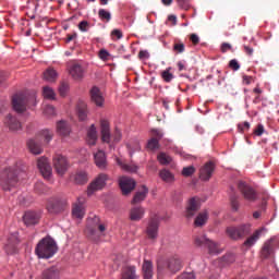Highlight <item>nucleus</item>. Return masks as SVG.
Here are the masks:
<instances>
[{
	"mask_svg": "<svg viewBox=\"0 0 279 279\" xmlns=\"http://www.w3.org/2000/svg\"><path fill=\"white\" fill-rule=\"evenodd\" d=\"M206 221H208V210H204L196 216L194 226L202 228V226H206Z\"/></svg>",
	"mask_w": 279,
	"mask_h": 279,
	"instance_id": "35",
	"label": "nucleus"
},
{
	"mask_svg": "<svg viewBox=\"0 0 279 279\" xmlns=\"http://www.w3.org/2000/svg\"><path fill=\"white\" fill-rule=\"evenodd\" d=\"M147 195H149V189H147L145 185H142L141 191L135 193L132 199V204H141V202H145Z\"/></svg>",
	"mask_w": 279,
	"mask_h": 279,
	"instance_id": "25",
	"label": "nucleus"
},
{
	"mask_svg": "<svg viewBox=\"0 0 279 279\" xmlns=\"http://www.w3.org/2000/svg\"><path fill=\"white\" fill-rule=\"evenodd\" d=\"M160 142L158 138L153 137L147 143V149H150V151H156V149H159Z\"/></svg>",
	"mask_w": 279,
	"mask_h": 279,
	"instance_id": "43",
	"label": "nucleus"
},
{
	"mask_svg": "<svg viewBox=\"0 0 279 279\" xmlns=\"http://www.w3.org/2000/svg\"><path fill=\"white\" fill-rule=\"evenodd\" d=\"M193 173H195V167H193V166L185 167L182 170V175L184 178H191V175H193Z\"/></svg>",
	"mask_w": 279,
	"mask_h": 279,
	"instance_id": "46",
	"label": "nucleus"
},
{
	"mask_svg": "<svg viewBox=\"0 0 279 279\" xmlns=\"http://www.w3.org/2000/svg\"><path fill=\"white\" fill-rule=\"evenodd\" d=\"M146 209L143 206H134L129 211L131 221H141L145 217Z\"/></svg>",
	"mask_w": 279,
	"mask_h": 279,
	"instance_id": "19",
	"label": "nucleus"
},
{
	"mask_svg": "<svg viewBox=\"0 0 279 279\" xmlns=\"http://www.w3.org/2000/svg\"><path fill=\"white\" fill-rule=\"evenodd\" d=\"M25 226H36L40 221V214L37 211H26L23 216Z\"/></svg>",
	"mask_w": 279,
	"mask_h": 279,
	"instance_id": "21",
	"label": "nucleus"
},
{
	"mask_svg": "<svg viewBox=\"0 0 279 279\" xmlns=\"http://www.w3.org/2000/svg\"><path fill=\"white\" fill-rule=\"evenodd\" d=\"M191 40L194 45H197V43H199V36H197L196 34H192Z\"/></svg>",
	"mask_w": 279,
	"mask_h": 279,
	"instance_id": "64",
	"label": "nucleus"
},
{
	"mask_svg": "<svg viewBox=\"0 0 279 279\" xmlns=\"http://www.w3.org/2000/svg\"><path fill=\"white\" fill-rule=\"evenodd\" d=\"M98 16L99 19H101V21H107V22H109L110 19H112V15L110 14V12L106 11L105 9H100L98 11Z\"/></svg>",
	"mask_w": 279,
	"mask_h": 279,
	"instance_id": "45",
	"label": "nucleus"
},
{
	"mask_svg": "<svg viewBox=\"0 0 279 279\" xmlns=\"http://www.w3.org/2000/svg\"><path fill=\"white\" fill-rule=\"evenodd\" d=\"M150 134H151L153 136H155L157 140H160V138H162V136H165V134L162 133V131H160V130H158V129H153V130L150 131Z\"/></svg>",
	"mask_w": 279,
	"mask_h": 279,
	"instance_id": "54",
	"label": "nucleus"
},
{
	"mask_svg": "<svg viewBox=\"0 0 279 279\" xmlns=\"http://www.w3.org/2000/svg\"><path fill=\"white\" fill-rule=\"evenodd\" d=\"M177 2L183 10H189V0H177Z\"/></svg>",
	"mask_w": 279,
	"mask_h": 279,
	"instance_id": "59",
	"label": "nucleus"
},
{
	"mask_svg": "<svg viewBox=\"0 0 279 279\" xmlns=\"http://www.w3.org/2000/svg\"><path fill=\"white\" fill-rule=\"evenodd\" d=\"M177 279H195V272H183Z\"/></svg>",
	"mask_w": 279,
	"mask_h": 279,
	"instance_id": "53",
	"label": "nucleus"
},
{
	"mask_svg": "<svg viewBox=\"0 0 279 279\" xmlns=\"http://www.w3.org/2000/svg\"><path fill=\"white\" fill-rule=\"evenodd\" d=\"M171 68H168L166 71L161 73L163 82H171L173 80V74L170 73Z\"/></svg>",
	"mask_w": 279,
	"mask_h": 279,
	"instance_id": "48",
	"label": "nucleus"
},
{
	"mask_svg": "<svg viewBox=\"0 0 279 279\" xmlns=\"http://www.w3.org/2000/svg\"><path fill=\"white\" fill-rule=\"evenodd\" d=\"M178 69L179 71H186V61H179Z\"/></svg>",
	"mask_w": 279,
	"mask_h": 279,
	"instance_id": "61",
	"label": "nucleus"
},
{
	"mask_svg": "<svg viewBox=\"0 0 279 279\" xmlns=\"http://www.w3.org/2000/svg\"><path fill=\"white\" fill-rule=\"evenodd\" d=\"M43 279H60V269L56 266L46 268L41 274Z\"/></svg>",
	"mask_w": 279,
	"mask_h": 279,
	"instance_id": "24",
	"label": "nucleus"
},
{
	"mask_svg": "<svg viewBox=\"0 0 279 279\" xmlns=\"http://www.w3.org/2000/svg\"><path fill=\"white\" fill-rule=\"evenodd\" d=\"M111 34L112 36H116L118 40H121V38H123V33L120 29H113Z\"/></svg>",
	"mask_w": 279,
	"mask_h": 279,
	"instance_id": "60",
	"label": "nucleus"
},
{
	"mask_svg": "<svg viewBox=\"0 0 279 279\" xmlns=\"http://www.w3.org/2000/svg\"><path fill=\"white\" fill-rule=\"evenodd\" d=\"M215 171V163L214 162H207L199 172V179L203 180V182H208L210 178H213V173Z\"/></svg>",
	"mask_w": 279,
	"mask_h": 279,
	"instance_id": "18",
	"label": "nucleus"
},
{
	"mask_svg": "<svg viewBox=\"0 0 279 279\" xmlns=\"http://www.w3.org/2000/svg\"><path fill=\"white\" fill-rule=\"evenodd\" d=\"M100 134L102 143H110V122L106 119L100 120Z\"/></svg>",
	"mask_w": 279,
	"mask_h": 279,
	"instance_id": "20",
	"label": "nucleus"
},
{
	"mask_svg": "<svg viewBox=\"0 0 279 279\" xmlns=\"http://www.w3.org/2000/svg\"><path fill=\"white\" fill-rule=\"evenodd\" d=\"M94 160H95V165H96V167H98V169L104 170L108 167V160L106 159V153H104V150H98L94 155Z\"/></svg>",
	"mask_w": 279,
	"mask_h": 279,
	"instance_id": "22",
	"label": "nucleus"
},
{
	"mask_svg": "<svg viewBox=\"0 0 279 279\" xmlns=\"http://www.w3.org/2000/svg\"><path fill=\"white\" fill-rule=\"evenodd\" d=\"M265 133V126L263 124H258L257 129L255 130L256 136H263Z\"/></svg>",
	"mask_w": 279,
	"mask_h": 279,
	"instance_id": "58",
	"label": "nucleus"
},
{
	"mask_svg": "<svg viewBox=\"0 0 279 279\" xmlns=\"http://www.w3.org/2000/svg\"><path fill=\"white\" fill-rule=\"evenodd\" d=\"M238 189L239 191H241L246 202H256V192L254 191V189L248 186L246 182L240 181Z\"/></svg>",
	"mask_w": 279,
	"mask_h": 279,
	"instance_id": "16",
	"label": "nucleus"
},
{
	"mask_svg": "<svg viewBox=\"0 0 279 279\" xmlns=\"http://www.w3.org/2000/svg\"><path fill=\"white\" fill-rule=\"evenodd\" d=\"M68 94H69V84L61 83L59 86V95H61V97H66Z\"/></svg>",
	"mask_w": 279,
	"mask_h": 279,
	"instance_id": "47",
	"label": "nucleus"
},
{
	"mask_svg": "<svg viewBox=\"0 0 279 279\" xmlns=\"http://www.w3.org/2000/svg\"><path fill=\"white\" fill-rule=\"evenodd\" d=\"M47 210L50 215H60V213L64 210V204L62 203V198H49L47 203Z\"/></svg>",
	"mask_w": 279,
	"mask_h": 279,
	"instance_id": "14",
	"label": "nucleus"
},
{
	"mask_svg": "<svg viewBox=\"0 0 279 279\" xmlns=\"http://www.w3.org/2000/svg\"><path fill=\"white\" fill-rule=\"evenodd\" d=\"M53 138V133L47 129L41 130L36 135V140H28L27 147L31 151V154H34V156H39V154H43V146L38 141H44V143H51Z\"/></svg>",
	"mask_w": 279,
	"mask_h": 279,
	"instance_id": "4",
	"label": "nucleus"
},
{
	"mask_svg": "<svg viewBox=\"0 0 279 279\" xmlns=\"http://www.w3.org/2000/svg\"><path fill=\"white\" fill-rule=\"evenodd\" d=\"M44 80L50 83L56 82V80H58V72L53 70V68H48L44 72Z\"/></svg>",
	"mask_w": 279,
	"mask_h": 279,
	"instance_id": "38",
	"label": "nucleus"
},
{
	"mask_svg": "<svg viewBox=\"0 0 279 279\" xmlns=\"http://www.w3.org/2000/svg\"><path fill=\"white\" fill-rule=\"evenodd\" d=\"M98 58H100L104 62H106V60H108L110 58V52H108V50H106V49H101L98 52Z\"/></svg>",
	"mask_w": 279,
	"mask_h": 279,
	"instance_id": "50",
	"label": "nucleus"
},
{
	"mask_svg": "<svg viewBox=\"0 0 279 279\" xmlns=\"http://www.w3.org/2000/svg\"><path fill=\"white\" fill-rule=\"evenodd\" d=\"M72 180L75 184H86V182H88V173H86V171L76 172L72 175Z\"/></svg>",
	"mask_w": 279,
	"mask_h": 279,
	"instance_id": "36",
	"label": "nucleus"
},
{
	"mask_svg": "<svg viewBox=\"0 0 279 279\" xmlns=\"http://www.w3.org/2000/svg\"><path fill=\"white\" fill-rule=\"evenodd\" d=\"M260 234H263V229H259V230L255 231V232L244 242V246H245V247H254V245H256V243H257L258 240L260 239Z\"/></svg>",
	"mask_w": 279,
	"mask_h": 279,
	"instance_id": "30",
	"label": "nucleus"
},
{
	"mask_svg": "<svg viewBox=\"0 0 279 279\" xmlns=\"http://www.w3.org/2000/svg\"><path fill=\"white\" fill-rule=\"evenodd\" d=\"M239 130L243 132V130H250V122H244L243 124H239Z\"/></svg>",
	"mask_w": 279,
	"mask_h": 279,
	"instance_id": "62",
	"label": "nucleus"
},
{
	"mask_svg": "<svg viewBox=\"0 0 279 279\" xmlns=\"http://www.w3.org/2000/svg\"><path fill=\"white\" fill-rule=\"evenodd\" d=\"M123 138V134L121 133V130L116 129L114 135H113V141L116 143H119Z\"/></svg>",
	"mask_w": 279,
	"mask_h": 279,
	"instance_id": "56",
	"label": "nucleus"
},
{
	"mask_svg": "<svg viewBox=\"0 0 279 279\" xmlns=\"http://www.w3.org/2000/svg\"><path fill=\"white\" fill-rule=\"evenodd\" d=\"M44 114L45 117H47L48 119H51V117H56L57 111H56V107L51 106V105H47L44 108Z\"/></svg>",
	"mask_w": 279,
	"mask_h": 279,
	"instance_id": "44",
	"label": "nucleus"
},
{
	"mask_svg": "<svg viewBox=\"0 0 279 279\" xmlns=\"http://www.w3.org/2000/svg\"><path fill=\"white\" fill-rule=\"evenodd\" d=\"M162 269H167L171 271V274H175V271H180V269H182V260L178 257H169L163 260L162 264H158V271H162Z\"/></svg>",
	"mask_w": 279,
	"mask_h": 279,
	"instance_id": "8",
	"label": "nucleus"
},
{
	"mask_svg": "<svg viewBox=\"0 0 279 279\" xmlns=\"http://www.w3.org/2000/svg\"><path fill=\"white\" fill-rule=\"evenodd\" d=\"M43 97L44 99L53 100L56 99V92L50 86H46L43 89Z\"/></svg>",
	"mask_w": 279,
	"mask_h": 279,
	"instance_id": "41",
	"label": "nucleus"
},
{
	"mask_svg": "<svg viewBox=\"0 0 279 279\" xmlns=\"http://www.w3.org/2000/svg\"><path fill=\"white\" fill-rule=\"evenodd\" d=\"M58 253V244L54 239L44 238L36 246L35 254L38 258H53Z\"/></svg>",
	"mask_w": 279,
	"mask_h": 279,
	"instance_id": "3",
	"label": "nucleus"
},
{
	"mask_svg": "<svg viewBox=\"0 0 279 279\" xmlns=\"http://www.w3.org/2000/svg\"><path fill=\"white\" fill-rule=\"evenodd\" d=\"M57 132L60 136L66 137L71 135V124L65 120L57 122Z\"/></svg>",
	"mask_w": 279,
	"mask_h": 279,
	"instance_id": "23",
	"label": "nucleus"
},
{
	"mask_svg": "<svg viewBox=\"0 0 279 279\" xmlns=\"http://www.w3.org/2000/svg\"><path fill=\"white\" fill-rule=\"evenodd\" d=\"M4 128H8L9 132L13 134H19V132H23V124L19 119L12 114H8L4 118Z\"/></svg>",
	"mask_w": 279,
	"mask_h": 279,
	"instance_id": "13",
	"label": "nucleus"
},
{
	"mask_svg": "<svg viewBox=\"0 0 279 279\" xmlns=\"http://www.w3.org/2000/svg\"><path fill=\"white\" fill-rule=\"evenodd\" d=\"M159 178L162 182H166V184H173V182H175V175L168 169L160 170Z\"/></svg>",
	"mask_w": 279,
	"mask_h": 279,
	"instance_id": "29",
	"label": "nucleus"
},
{
	"mask_svg": "<svg viewBox=\"0 0 279 279\" xmlns=\"http://www.w3.org/2000/svg\"><path fill=\"white\" fill-rule=\"evenodd\" d=\"M160 228V218L158 216L149 218L145 234L153 241L158 239V230Z\"/></svg>",
	"mask_w": 279,
	"mask_h": 279,
	"instance_id": "10",
	"label": "nucleus"
},
{
	"mask_svg": "<svg viewBox=\"0 0 279 279\" xmlns=\"http://www.w3.org/2000/svg\"><path fill=\"white\" fill-rule=\"evenodd\" d=\"M157 160L158 162H160L161 165H171L173 158H171V156H169L167 153H160L157 156Z\"/></svg>",
	"mask_w": 279,
	"mask_h": 279,
	"instance_id": "42",
	"label": "nucleus"
},
{
	"mask_svg": "<svg viewBox=\"0 0 279 279\" xmlns=\"http://www.w3.org/2000/svg\"><path fill=\"white\" fill-rule=\"evenodd\" d=\"M22 175H25V170L19 166L5 168L0 174V186L3 191H12L19 184V178Z\"/></svg>",
	"mask_w": 279,
	"mask_h": 279,
	"instance_id": "1",
	"label": "nucleus"
},
{
	"mask_svg": "<svg viewBox=\"0 0 279 279\" xmlns=\"http://www.w3.org/2000/svg\"><path fill=\"white\" fill-rule=\"evenodd\" d=\"M90 97H92V101H94L96 106H98L99 108L104 106V96H101V92L99 90L98 87H93L90 89Z\"/></svg>",
	"mask_w": 279,
	"mask_h": 279,
	"instance_id": "27",
	"label": "nucleus"
},
{
	"mask_svg": "<svg viewBox=\"0 0 279 279\" xmlns=\"http://www.w3.org/2000/svg\"><path fill=\"white\" fill-rule=\"evenodd\" d=\"M140 60H149V51L141 50L138 53Z\"/></svg>",
	"mask_w": 279,
	"mask_h": 279,
	"instance_id": "57",
	"label": "nucleus"
},
{
	"mask_svg": "<svg viewBox=\"0 0 279 279\" xmlns=\"http://www.w3.org/2000/svg\"><path fill=\"white\" fill-rule=\"evenodd\" d=\"M274 241H276V239L271 238L264 243L262 250V256H264V258L271 256V252H274Z\"/></svg>",
	"mask_w": 279,
	"mask_h": 279,
	"instance_id": "32",
	"label": "nucleus"
},
{
	"mask_svg": "<svg viewBox=\"0 0 279 279\" xmlns=\"http://www.w3.org/2000/svg\"><path fill=\"white\" fill-rule=\"evenodd\" d=\"M84 215H86V197L80 196L72 207V217L84 219Z\"/></svg>",
	"mask_w": 279,
	"mask_h": 279,
	"instance_id": "11",
	"label": "nucleus"
},
{
	"mask_svg": "<svg viewBox=\"0 0 279 279\" xmlns=\"http://www.w3.org/2000/svg\"><path fill=\"white\" fill-rule=\"evenodd\" d=\"M126 147L131 157L134 156L135 151H141V143L137 140H135L133 143L126 144Z\"/></svg>",
	"mask_w": 279,
	"mask_h": 279,
	"instance_id": "40",
	"label": "nucleus"
},
{
	"mask_svg": "<svg viewBox=\"0 0 279 279\" xmlns=\"http://www.w3.org/2000/svg\"><path fill=\"white\" fill-rule=\"evenodd\" d=\"M173 51H175L177 53H184L185 51V46L183 43H177L173 46Z\"/></svg>",
	"mask_w": 279,
	"mask_h": 279,
	"instance_id": "49",
	"label": "nucleus"
},
{
	"mask_svg": "<svg viewBox=\"0 0 279 279\" xmlns=\"http://www.w3.org/2000/svg\"><path fill=\"white\" fill-rule=\"evenodd\" d=\"M70 75L73 80H82L84 77V68L80 64H74L70 68Z\"/></svg>",
	"mask_w": 279,
	"mask_h": 279,
	"instance_id": "31",
	"label": "nucleus"
},
{
	"mask_svg": "<svg viewBox=\"0 0 279 279\" xmlns=\"http://www.w3.org/2000/svg\"><path fill=\"white\" fill-rule=\"evenodd\" d=\"M243 84H246V86H250V84H252V76L244 75Z\"/></svg>",
	"mask_w": 279,
	"mask_h": 279,
	"instance_id": "63",
	"label": "nucleus"
},
{
	"mask_svg": "<svg viewBox=\"0 0 279 279\" xmlns=\"http://www.w3.org/2000/svg\"><path fill=\"white\" fill-rule=\"evenodd\" d=\"M142 271L144 279L154 278V264L151 263V260H144L142 265Z\"/></svg>",
	"mask_w": 279,
	"mask_h": 279,
	"instance_id": "26",
	"label": "nucleus"
},
{
	"mask_svg": "<svg viewBox=\"0 0 279 279\" xmlns=\"http://www.w3.org/2000/svg\"><path fill=\"white\" fill-rule=\"evenodd\" d=\"M29 104L36 106V95L17 93L12 97V108L17 114H25V112H27V106H29Z\"/></svg>",
	"mask_w": 279,
	"mask_h": 279,
	"instance_id": "2",
	"label": "nucleus"
},
{
	"mask_svg": "<svg viewBox=\"0 0 279 279\" xmlns=\"http://www.w3.org/2000/svg\"><path fill=\"white\" fill-rule=\"evenodd\" d=\"M119 185L123 195H130V193L136 189V181L128 177H121L119 179Z\"/></svg>",
	"mask_w": 279,
	"mask_h": 279,
	"instance_id": "15",
	"label": "nucleus"
},
{
	"mask_svg": "<svg viewBox=\"0 0 279 279\" xmlns=\"http://www.w3.org/2000/svg\"><path fill=\"white\" fill-rule=\"evenodd\" d=\"M199 208H202V204L199 203V198L197 197H192L189 201L186 210H185V217L187 219H191L193 217H195V214L197 213V210H199Z\"/></svg>",
	"mask_w": 279,
	"mask_h": 279,
	"instance_id": "17",
	"label": "nucleus"
},
{
	"mask_svg": "<svg viewBox=\"0 0 279 279\" xmlns=\"http://www.w3.org/2000/svg\"><path fill=\"white\" fill-rule=\"evenodd\" d=\"M37 167L45 180H48V182H52L53 180V169L51 168V165H49V159L41 157L37 160Z\"/></svg>",
	"mask_w": 279,
	"mask_h": 279,
	"instance_id": "9",
	"label": "nucleus"
},
{
	"mask_svg": "<svg viewBox=\"0 0 279 279\" xmlns=\"http://www.w3.org/2000/svg\"><path fill=\"white\" fill-rule=\"evenodd\" d=\"M77 117L80 121H86L88 118V110L86 109V105L84 102H80L77 106Z\"/></svg>",
	"mask_w": 279,
	"mask_h": 279,
	"instance_id": "39",
	"label": "nucleus"
},
{
	"mask_svg": "<svg viewBox=\"0 0 279 279\" xmlns=\"http://www.w3.org/2000/svg\"><path fill=\"white\" fill-rule=\"evenodd\" d=\"M229 66L230 69H232V71H239V69H241V64H239V61H236V59H233L229 62Z\"/></svg>",
	"mask_w": 279,
	"mask_h": 279,
	"instance_id": "52",
	"label": "nucleus"
},
{
	"mask_svg": "<svg viewBox=\"0 0 279 279\" xmlns=\"http://www.w3.org/2000/svg\"><path fill=\"white\" fill-rule=\"evenodd\" d=\"M16 243H19V233L15 232L10 235L8 243L5 244L7 254H12V252H14Z\"/></svg>",
	"mask_w": 279,
	"mask_h": 279,
	"instance_id": "28",
	"label": "nucleus"
},
{
	"mask_svg": "<svg viewBox=\"0 0 279 279\" xmlns=\"http://www.w3.org/2000/svg\"><path fill=\"white\" fill-rule=\"evenodd\" d=\"M227 235L233 241H239V239H243V236H247L251 232L250 225H241L240 227H228Z\"/></svg>",
	"mask_w": 279,
	"mask_h": 279,
	"instance_id": "7",
	"label": "nucleus"
},
{
	"mask_svg": "<svg viewBox=\"0 0 279 279\" xmlns=\"http://www.w3.org/2000/svg\"><path fill=\"white\" fill-rule=\"evenodd\" d=\"M89 27H90V24H88V22H86V21H82L78 24V29H80V32H83V33L88 32Z\"/></svg>",
	"mask_w": 279,
	"mask_h": 279,
	"instance_id": "51",
	"label": "nucleus"
},
{
	"mask_svg": "<svg viewBox=\"0 0 279 279\" xmlns=\"http://www.w3.org/2000/svg\"><path fill=\"white\" fill-rule=\"evenodd\" d=\"M87 143L88 145L97 144V128L95 126V124H92L87 131Z\"/></svg>",
	"mask_w": 279,
	"mask_h": 279,
	"instance_id": "34",
	"label": "nucleus"
},
{
	"mask_svg": "<svg viewBox=\"0 0 279 279\" xmlns=\"http://www.w3.org/2000/svg\"><path fill=\"white\" fill-rule=\"evenodd\" d=\"M108 180H110V177L108 174H98L87 186V197H93L94 193H97V191H102V189H106Z\"/></svg>",
	"mask_w": 279,
	"mask_h": 279,
	"instance_id": "5",
	"label": "nucleus"
},
{
	"mask_svg": "<svg viewBox=\"0 0 279 279\" xmlns=\"http://www.w3.org/2000/svg\"><path fill=\"white\" fill-rule=\"evenodd\" d=\"M122 279H138V276H136V267L129 266L124 268Z\"/></svg>",
	"mask_w": 279,
	"mask_h": 279,
	"instance_id": "37",
	"label": "nucleus"
},
{
	"mask_svg": "<svg viewBox=\"0 0 279 279\" xmlns=\"http://www.w3.org/2000/svg\"><path fill=\"white\" fill-rule=\"evenodd\" d=\"M52 165L54 167L56 173H58L61 178L69 171V161H66V157L62 155H56L52 160Z\"/></svg>",
	"mask_w": 279,
	"mask_h": 279,
	"instance_id": "12",
	"label": "nucleus"
},
{
	"mask_svg": "<svg viewBox=\"0 0 279 279\" xmlns=\"http://www.w3.org/2000/svg\"><path fill=\"white\" fill-rule=\"evenodd\" d=\"M195 245H197V247H207L211 256H217L221 252L219 243L208 239V236L204 234L195 238Z\"/></svg>",
	"mask_w": 279,
	"mask_h": 279,
	"instance_id": "6",
	"label": "nucleus"
},
{
	"mask_svg": "<svg viewBox=\"0 0 279 279\" xmlns=\"http://www.w3.org/2000/svg\"><path fill=\"white\" fill-rule=\"evenodd\" d=\"M116 162L123 171H126V173H136V171H138V166L125 165L119 157H116Z\"/></svg>",
	"mask_w": 279,
	"mask_h": 279,
	"instance_id": "33",
	"label": "nucleus"
},
{
	"mask_svg": "<svg viewBox=\"0 0 279 279\" xmlns=\"http://www.w3.org/2000/svg\"><path fill=\"white\" fill-rule=\"evenodd\" d=\"M8 108H10V104L8 101L0 100V112H1V114H3V112H5L8 110Z\"/></svg>",
	"mask_w": 279,
	"mask_h": 279,
	"instance_id": "55",
	"label": "nucleus"
}]
</instances>
